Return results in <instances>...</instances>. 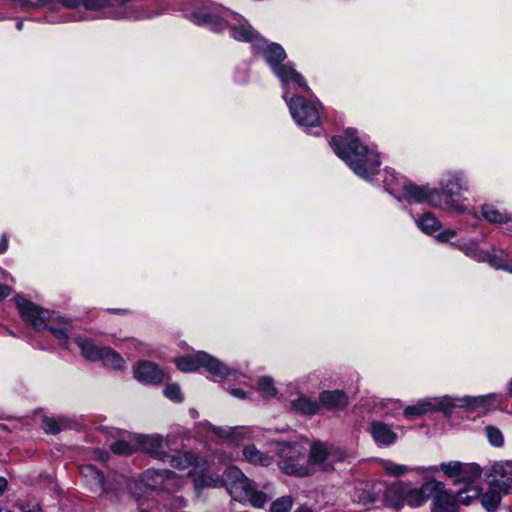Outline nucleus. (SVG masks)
<instances>
[{"label":"nucleus","instance_id":"f257e3e1","mask_svg":"<svg viewBox=\"0 0 512 512\" xmlns=\"http://www.w3.org/2000/svg\"><path fill=\"white\" fill-rule=\"evenodd\" d=\"M330 144L337 156L359 177L367 180L378 173L379 155L360 142L354 129H347L344 135L334 136Z\"/></svg>","mask_w":512,"mask_h":512},{"label":"nucleus","instance_id":"f03ea898","mask_svg":"<svg viewBox=\"0 0 512 512\" xmlns=\"http://www.w3.org/2000/svg\"><path fill=\"white\" fill-rule=\"evenodd\" d=\"M224 476L226 489L235 501L262 508L272 498V494L265 491L268 490L267 485L264 490H259L256 483L236 466H228Z\"/></svg>","mask_w":512,"mask_h":512},{"label":"nucleus","instance_id":"7ed1b4c3","mask_svg":"<svg viewBox=\"0 0 512 512\" xmlns=\"http://www.w3.org/2000/svg\"><path fill=\"white\" fill-rule=\"evenodd\" d=\"M495 394H488L482 396H463V397H450L443 396L433 399H426L418 402L415 405L407 406L404 410V415L407 418L422 416L426 413L439 410L448 413L454 407L471 408L478 407L487 408L495 401Z\"/></svg>","mask_w":512,"mask_h":512},{"label":"nucleus","instance_id":"20e7f679","mask_svg":"<svg viewBox=\"0 0 512 512\" xmlns=\"http://www.w3.org/2000/svg\"><path fill=\"white\" fill-rule=\"evenodd\" d=\"M256 47L261 51L263 57L272 68L274 74L279 78L283 87L288 86L292 81L305 91H310L303 76L298 73L292 65L282 64L286 59V52L281 45L277 43H267L261 38Z\"/></svg>","mask_w":512,"mask_h":512},{"label":"nucleus","instance_id":"39448f33","mask_svg":"<svg viewBox=\"0 0 512 512\" xmlns=\"http://www.w3.org/2000/svg\"><path fill=\"white\" fill-rule=\"evenodd\" d=\"M175 364L183 372H192L204 367L213 377L220 379L226 378L231 373L224 363L203 351L180 357L175 360Z\"/></svg>","mask_w":512,"mask_h":512},{"label":"nucleus","instance_id":"423d86ee","mask_svg":"<svg viewBox=\"0 0 512 512\" xmlns=\"http://www.w3.org/2000/svg\"><path fill=\"white\" fill-rule=\"evenodd\" d=\"M283 98L286 101L293 119L303 127H315L320 122L317 104L309 103L301 96L288 98V86L283 87Z\"/></svg>","mask_w":512,"mask_h":512},{"label":"nucleus","instance_id":"0eeeda50","mask_svg":"<svg viewBox=\"0 0 512 512\" xmlns=\"http://www.w3.org/2000/svg\"><path fill=\"white\" fill-rule=\"evenodd\" d=\"M280 460L278 466L287 475L304 477L309 470L299 461L304 459L305 450L297 444L281 443L278 448Z\"/></svg>","mask_w":512,"mask_h":512},{"label":"nucleus","instance_id":"6e6552de","mask_svg":"<svg viewBox=\"0 0 512 512\" xmlns=\"http://www.w3.org/2000/svg\"><path fill=\"white\" fill-rule=\"evenodd\" d=\"M440 187L442 194L446 197L444 201L446 209L458 214L465 212L466 207L452 199L461 196L467 190L462 176L459 173H447L442 177Z\"/></svg>","mask_w":512,"mask_h":512},{"label":"nucleus","instance_id":"1a4fd4ad","mask_svg":"<svg viewBox=\"0 0 512 512\" xmlns=\"http://www.w3.org/2000/svg\"><path fill=\"white\" fill-rule=\"evenodd\" d=\"M15 301L25 322L31 325L36 331L45 330L46 322L51 314L48 310L41 308L21 296L16 297Z\"/></svg>","mask_w":512,"mask_h":512},{"label":"nucleus","instance_id":"9d476101","mask_svg":"<svg viewBox=\"0 0 512 512\" xmlns=\"http://www.w3.org/2000/svg\"><path fill=\"white\" fill-rule=\"evenodd\" d=\"M142 482L153 490L172 492L180 485L177 475L167 469H148L142 475Z\"/></svg>","mask_w":512,"mask_h":512},{"label":"nucleus","instance_id":"9b49d317","mask_svg":"<svg viewBox=\"0 0 512 512\" xmlns=\"http://www.w3.org/2000/svg\"><path fill=\"white\" fill-rule=\"evenodd\" d=\"M402 190L404 192V198L409 203H421L427 202L434 208H439L442 205V196L440 192L427 186H418L414 184H403Z\"/></svg>","mask_w":512,"mask_h":512},{"label":"nucleus","instance_id":"f8f14e48","mask_svg":"<svg viewBox=\"0 0 512 512\" xmlns=\"http://www.w3.org/2000/svg\"><path fill=\"white\" fill-rule=\"evenodd\" d=\"M491 486L497 487L503 494L512 491V461L496 462L489 472Z\"/></svg>","mask_w":512,"mask_h":512},{"label":"nucleus","instance_id":"ddd939ff","mask_svg":"<svg viewBox=\"0 0 512 512\" xmlns=\"http://www.w3.org/2000/svg\"><path fill=\"white\" fill-rule=\"evenodd\" d=\"M228 13L236 21L229 25L232 37L237 41L252 43L256 47L262 37H260L253 27L240 15L229 11H225L224 15L228 17Z\"/></svg>","mask_w":512,"mask_h":512},{"label":"nucleus","instance_id":"4468645a","mask_svg":"<svg viewBox=\"0 0 512 512\" xmlns=\"http://www.w3.org/2000/svg\"><path fill=\"white\" fill-rule=\"evenodd\" d=\"M441 488L440 481L435 479L426 481L419 488H410L407 486V492L405 495V503H407L410 507H419L424 505L431 496H433V491Z\"/></svg>","mask_w":512,"mask_h":512},{"label":"nucleus","instance_id":"2eb2a0df","mask_svg":"<svg viewBox=\"0 0 512 512\" xmlns=\"http://www.w3.org/2000/svg\"><path fill=\"white\" fill-rule=\"evenodd\" d=\"M407 483L395 482L389 486L383 484L381 501L388 507L400 509L405 504V495L407 492Z\"/></svg>","mask_w":512,"mask_h":512},{"label":"nucleus","instance_id":"dca6fc26","mask_svg":"<svg viewBox=\"0 0 512 512\" xmlns=\"http://www.w3.org/2000/svg\"><path fill=\"white\" fill-rule=\"evenodd\" d=\"M441 488L433 491L431 512H458L457 500L440 482Z\"/></svg>","mask_w":512,"mask_h":512},{"label":"nucleus","instance_id":"f3484780","mask_svg":"<svg viewBox=\"0 0 512 512\" xmlns=\"http://www.w3.org/2000/svg\"><path fill=\"white\" fill-rule=\"evenodd\" d=\"M134 377L148 384H159L164 380V372L154 363L141 361L134 366Z\"/></svg>","mask_w":512,"mask_h":512},{"label":"nucleus","instance_id":"a211bd4d","mask_svg":"<svg viewBox=\"0 0 512 512\" xmlns=\"http://www.w3.org/2000/svg\"><path fill=\"white\" fill-rule=\"evenodd\" d=\"M80 473L83 476L86 485L93 493L102 496L108 492L105 478L102 472L99 471L96 467L93 465H83L80 468Z\"/></svg>","mask_w":512,"mask_h":512},{"label":"nucleus","instance_id":"6ab92c4d","mask_svg":"<svg viewBox=\"0 0 512 512\" xmlns=\"http://www.w3.org/2000/svg\"><path fill=\"white\" fill-rule=\"evenodd\" d=\"M241 459L255 467H269L274 459L270 454L260 450L255 444L244 445L241 452Z\"/></svg>","mask_w":512,"mask_h":512},{"label":"nucleus","instance_id":"aec40b11","mask_svg":"<svg viewBox=\"0 0 512 512\" xmlns=\"http://www.w3.org/2000/svg\"><path fill=\"white\" fill-rule=\"evenodd\" d=\"M139 447L146 453L163 461L167 453L163 451L166 446L164 438L158 434L156 435H139L136 438Z\"/></svg>","mask_w":512,"mask_h":512},{"label":"nucleus","instance_id":"412c9836","mask_svg":"<svg viewBox=\"0 0 512 512\" xmlns=\"http://www.w3.org/2000/svg\"><path fill=\"white\" fill-rule=\"evenodd\" d=\"M370 433L373 440L379 445L390 446L397 440V434L382 421H373L370 424Z\"/></svg>","mask_w":512,"mask_h":512},{"label":"nucleus","instance_id":"4be33fe9","mask_svg":"<svg viewBox=\"0 0 512 512\" xmlns=\"http://www.w3.org/2000/svg\"><path fill=\"white\" fill-rule=\"evenodd\" d=\"M163 462L169 463L173 468H176L180 471L185 470L190 466L194 465L192 470L196 469V472L199 471L203 463L202 459L195 457L194 455L188 452L177 453L175 455L167 454V456L164 457Z\"/></svg>","mask_w":512,"mask_h":512},{"label":"nucleus","instance_id":"5701e85b","mask_svg":"<svg viewBox=\"0 0 512 512\" xmlns=\"http://www.w3.org/2000/svg\"><path fill=\"white\" fill-rule=\"evenodd\" d=\"M205 463H202L201 468L198 472L195 470L189 471V476L192 477L196 489H202L204 487H221L225 485V476L223 479L219 476H208L204 473Z\"/></svg>","mask_w":512,"mask_h":512},{"label":"nucleus","instance_id":"b1692460","mask_svg":"<svg viewBox=\"0 0 512 512\" xmlns=\"http://www.w3.org/2000/svg\"><path fill=\"white\" fill-rule=\"evenodd\" d=\"M319 401L328 410L343 409L348 405L347 395L340 390L321 392Z\"/></svg>","mask_w":512,"mask_h":512},{"label":"nucleus","instance_id":"393cba45","mask_svg":"<svg viewBox=\"0 0 512 512\" xmlns=\"http://www.w3.org/2000/svg\"><path fill=\"white\" fill-rule=\"evenodd\" d=\"M191 17L195 24L208 26L214 31H221L226 25L221 17L206 11H196Z\"/></svg>","mask_w":512,"mask_h":512},{"label":"nucleus","instance_id":"a878e982","mask_svg":"<svg viewBox=\"0 0 512 512\" xmlns=\"http://www.w3.org/2000/svg\"><path fill=\"white\" fill-rule=\"evenodd\" d=\"M333 452H329V449L320 442H314L311 445L309 452V464L312 466L323 467L327 465L328 459H332Z\"/></svg>","mask_w":512,"mask_h":512},{"label":"nucleus","instance_id":"bb28decb","mask_svg":"<svg viewBox=\"0 0 512 512\" xmlns=\"http://www.w3.org/2000/svg\"><path fill=\"white\" fill-rule=\"evenodd\" d=\"M481 472L475 463H462L456 483L469 485L480 478Z\"/></svg>","mask_w":512,"mask_h":512},{"label":"nucleus","instance_id":"cd10ccee","mask_svg":"<svg viewBox=\"0 0 512 512\" xmlns=\"http://www.w3.org/2000/svg\"><path fill=\"white\" fill-rule=\"evenodd\" d=\"M45 329H48L57 339L66 340L68 338L70 324L61 317L54 318L52 314H50Z\"/></svg>","mask_w":512,"mask_h":512},{"label":"nucleus","instance_id":"c85d7f7f","mask_svg":"<svg viewBox=\"0 0 512 512\" xmlns=\"http://www.w3.org/2000/svg\"><path fill=\"white\" fill-rule=\"evenodd\" d=\"M291 407L294 411L309 416L317 414L320 408L317 402L312 401L306 396H300L291 401Z\"/></svg>","mask_w":512,"mask_h":512},{"label":"nucleus","instance_id":"c756f323","mask_svg":"<svg viewBox=\"0 0 512 512\" xmlns=\"http://www.w3.org/2000/svg\"><path fill=\"white\" fill-rule=\"evenodd\" d=\"M482 215L488 222L493 224H505L511 220L509 214L489 204L482 206Z\"/></svg>","mask_w":512,"mask_h":512},{"label":"nucleus","instance_id":"7c9ffc66","mask_svg":"<svg viewBox=\"0 0 512 512\" xmlns=\"http://www.w3.org/2000/svg\"><path fill=\"white\" fill-rule=\"evenodd\" d=\"M76 343L79 346L82 355L89 359L96 361L102 354V347H97L90 339L85 337H78Z\"/></svg>","mask_w":512,"mask_h":512},{"label":"nucleus","instance_id":"2f4dec72","mask_svg":"<svg viewBox=\"0 0 512 512\" xmlns=\"http://www.w3.org/2000/svg\"><path fill=\"white\" fill-rule=\"evenodd\" d=\"M383 483H376L369 489L362 490L358 495V501L362 505H369L381 501Z\"/></svg>","mask_w":512,"mask_h":512},{"label":"nucleus","instance_id":"473e14b6","mask_svg":"<svg viewBox=\"0 0 512 512\" xmlns=\"http://www.w3.org/2000/svg\"><path fill=\"white\" fill-rule=\"evenodd\" d=\"M98 360H101L105 366L120 370L124 367V359L109 347H102V354Z\"/></svg>","mask_w":512,"mask_h":512},{"label":"nucleus","instance_id":"72a5a7b5","mask_svg":"<svg viewBox=\"0 0 512 512\" xmlns=\"http://www.w3.org/2000/svg\"><path fill=\"white\" fill-rule=\"evenodd\" d=\"M502 495L501 490H499L497 487L492 486L482 497L481 503L482 506L488 511L492 512L496 510L498 505L500 504Z\"/></svg>","mask_w":512,"mask_h":512},{"label":"nucleus","instance_id":"f704fd0d","mask_svg":"<svg viewBox=\"0 0 512 512\" xmlns=\"http://www.w3.org/2000/svg\"><path fill=\"white\" fill-rule=\"evenodd\" d=\"M417 226L424 233L432 234L441 228V223L432 213L426 212L417 220Z\"/></svg>","mask_w":512,"mask_h":512},{"label":"nucleus","instance_id":"c9c22d12","mask_svg":"<svg viewBox=\"0 0 512 512\" xmlns=\"http://www.w3.org/2000/svg\"><path fill=\"white\" fill-rule=\"evenodd\" d=\"M213 432L220 438H245L248 437V434L250 433V430L248 428L244 427H226V428H220V427H214Z\"/></svg>","mask_w":512,"mask_h":512},{"label":"nucleus","instance_id":"e433bc0d","mask_svg":"<svg viewBox=\"0 0 512 512\" xmlns=\"http://www.w3.org/2000/svg\"><path fill=\"white\" fill-rule=\"evenodd\" d=\"M380 464L385 473L392 477H400L411 471L406 465L398 464L389 459L381 460Z\"/></svg>","mask_w":512,"mask_h":512},{"label":"nucleus","instance_id":"4c0bfd02","mask_svg":"<svg viewBox=\"0 0 512 512\" xmlns=\"http://www.w3.org/2000/svg\"><path fill=\"white\" fill-rule=\"evenodd\" d=\"M258 388L264 398H272L277 394L274 381L268 376H263L259 379Z\"/></svg>","mask_w":512,"mask_h":512},{"label":"nucleus","instance_id":"58836bf2","mask_svg":"<svg viewBox=\"0 0 512 512\" xmlns=\"http://www.w3.org/2000/svg\"><path fill=\"white\" fill-rule=\"evenodd\" d=\"M64 425L63 419L53 417H44L42 419V428L47 434H58Z\"/></svg>","mask_w":512,"mask_h":512},{"label":"nucleus","instance_id":"ea45409f","mask_svg":"<svg viewBox=\"0 0 512 512\" xmlns=\"http://www.w3.org/2000/svg\"><path fill=\"white\" fill-rule=\"evenodd\" d=\"M461 465L462 462L459 461L443 462L440 464L439 469L444 473L445 476L448 478H453L456 481Z\"/></svg>","mask_w":512,"mask_h":512},{"label":"nucleus","instance_id":"a19ab883","mask_svg":"<svg viewBox=\"0 0 512 512\" xmlns=\"http://www.w3.org/2000/svg\"><path fill=\"white\" fill-rule=\"evenodd\" d=\"M485 433L488 438V441L491 445L495 447H501L504 444V436L503 433L495 426H487L485 428Z\"/></svg>","mask_w":512,"mask_h":512},{"label":"nucleus","instance_id":"79ce46f5","mask_svg":"<svg viewBox=\"0 0 512 512\" xmlns=\"http://www.w3.org/2000/svg\"><path fill=\"white\" fill-rule=\"evenodd\" d=\"M292 505L293 499L290 496H283L271 504L270 512H289Z\"/></svg>","mask_w":512,"mask_h":512},{"label":"nucleus","instance_id":"37998d69","mask_svg":"<svg viewBox=\"0 0 512 512\" xmlns=\"http://www.w3.org/2000/svg\"><path fill=\"white\" fill-rule=\"evenodd\" d=\"M163 393L165 397L168 399L174 401V402H182L183 401V395L181 393V389L178 384L172 383L166 385V387L163 390Z\"/></svg>","mask_w":512,"mask_h":512},{"label":"nucleus","instance_id":"c03bdc74","mask_svg":"<svg viewBox=\"0 0 512 512\" xmlns=\"http://www.w3.org/2000/svg\"><path fill=\"white\" fill-rule=\"evenodd\" d=\"M11 7H25V6H32V7H41L48 3V0H9Z\"/></svg>","mask_w":512,"mask_h":512},{"label":"nucleus","instance_id":"a18cd8bd","mask_svg":"<svg viewBox=\"0 0 512 512\" xmlns=\"http://www.w3.org/2000/svg\"><path fill=\"white\" fill-rule=\"evenodd\" d=\"M111 450L115 454L129 455L133 452V447L125 441H117L111 445Z\"/></svg>","mask_w":512,"mask_h":512},{"label":"nucleus","instance_id":"49530a36","mask_svg":"<svg viewBox=\"0 0 512 512\" xmlns=\"http://www.w3.org/2000/svg\"><path fill=\"white\" fill-rule=\"evenodd\" d=\"M329 452H333V457L332 459H328V463L323 467V470L331 469L333 463L343 461L346 457L345 451L340 448H331Z\"/></svg>","mask_w":512,"mask_h":512},{"label":"nucleus","instance_id":"de8ad7c7","mask_svg":"<svg viewBox=\"0 0 512 512\" xmlns=\"http://www.w3.org/2000/svg\"><path fill=\"white\" fill-rule=\"evenodd\" d=\"M458 495L459 501L468 505L473 499L479 496V490L475 487H471L464 492H460Z\"/></svg>","mask_w":512,"mask_h":512},{"label":"nucleus","instance_id":"09e8293b","mask_svg":"<svg viewBox=\"0 0 512 512\" xmlns=\"http://www.w3.org/2000/svg\"><path fill=\"white\" fill-rule=\"evenodd\" d=\"M456 236V231L455 230H452V229H447L441 233H439L437 236H436V239L439 241V242H447L449 241L450 239L454 238Z\"/></svg>","mask_w":512,"mask_h":512},{"label":"nucleus","instance_id":"8fccbe9b","mask_svg":"<svg viewBox=\"0 0 512 512\" xmlns=\"http://www.w3.org/2000/svg\"><path fill=\"white\" fill-rule=\"evenodd\" d=\"M459 248L467 256L476 257L477 245L475 243L464 244V245L459 246Z\"/></svg>","mask_w":512,"mask_h":512},{"label":"nucleus","instance_id":"3c124183","mask_svg":"<svg viewBox=\"0 0 512 512\" xmlns=\"http://www.w3.org/2000/svg\"><path fill=\"white\" fill-rule=\"evenodd\" d=\"M490 264L497 269H504L512 272V261L508 264H502L497 261L496 257L489 255Z\"/></svg>","mask_w":512,"mask_h":512},{"label":"nucleus","instance_id":"603ef678","mask_svg":"<svg viewBox=\"0 0 512 512\" xmlns=\"http://www.w3.org/2000/svg\"><path fill=\"white\" fill-rule=\"evenodd\" d=\"M12 290L9 286L0 284V301L4 300L11 294Z\"/></svg>","mask_w":512,"mask_h":512},{"label":"nucleus","instance_id":"864d4df0","mask_svg":"<svg viewBox=\"0 0 512 512\" xmlns=\"http://www.w3.org/2000/svg\"><path fill=\"white\" fill-rule=\"evenodd\" d=\"M394 180L396 181V176L394 173L386 171V177L384 179V183L387 187H392L394 184Z\"/></svg>","mask_w":512,"mask_h":512},{"label":"nucleus","instance_id":"5fc2aeb1","mask_svg":"<svg viewBox=\"0 0 512 512\" xmlns=\"http://www.w3.org/2000/svg\"><path fill=\"white\" fill-rule=\"evenodd\" d=\"M230 393L237 398L243 399L245 398L246 394L242 389L239 388H233L231 389Z\"/></svg>","mask_w":512,"mask_h":512},{"label":"nucleus","instance_id":"6e6d98bb","mask_svg":"<svg viewBox=\"0 0 512 512\" xmlns=\"http://www.w3.org/2000/svg\"><path fill=\"white\" fill-rule=\"evenodd\" d=\"M7 247H8V241H7L6 236L3 235L0 240V253H3L4 251H6Z\"/></svg>","mask_w":512,"mask_h":512},{"label":"nucleus","instance_id":"4d7b16f0","mask_svg":"<svg viewBox=\"0 0 512 512\" xmlns=\"http://www.w3.org/2000/svg\"><path fill=\"white\" fill-rule=\"evenodd\" d=\"M7 487V480L3 477H0V494L4 492Z\"/></svg>","mask_w":512,"mask_h":512},{"label":"nucleus","instance_id":"13d9d810","mask_svg":"<svg viewBox=\"0 0 512 512\" xmlns=\"http://www.w3.org/2000/svg\"><path fill=\"white\" fill-rule=\"evenodd\" d=\"M71 20H81L84 19L82 16H76L74 13L70 16Z\"/></svg>","mask_w":512,"mask_h":512},{"label":"nucleus","instance_id":"bf43d9fd","mask_svg":"<svg viewBox=\"0 0 512 512\" xmlns=\"http://www.w3.org/2000/svg\"><path fill=\"white\" fill-rule=\"evenodd\" d=\"M16 28H17L18 30H21V29L23 28V21H21V20L17 21V23H16Z\"/></svg>","mask_w":512,"mask_h":512},{"label":"nucleus","instance_id":"052dcab7","mask_svg":"<svg viewBox=\"0 0 512 512\" xmlns=\"http://www.w3.org/2000/svg\"><path fill=\"white\" fill-rule=\"evenodd\" d=\"M295 512H311V511L307 508H299Z\"/></svg>","mask_w":512,"mask_h":512},{"label":"nucleus","instance_id":"680f3d73","mask_svg":"<svg viewBox=\"0 0 512 512\" xmlns=\"http://www.w3.org/2000/svg\"><path fill=\"white\" fill-rule=\"evenodd\" d=\"M508 390H509V393L512 395V378H511V381L508 384Z\"/></svg>","mask_w":512,"mask_h":512},{"label":"nucleus","instance_id":"e2e57ef3","mask_svg":"<svg viewBox=\"0 0 512 512\" xmlns=\"http://www.w3.org/2000/svg\"><path fill=\"white\" fill-rule=\"evenodd\" d=\"M0 512H13V511L6 509V508H0Z\"/></svg>","mask_w":512,"mask_h":512},{"label":"nucleus","instance_id":"0e129e2a","mask_svg":"<svg viewBox=\"0 0 512 512\" xmlns=\"http://www.w3.org/2000/svg\"><path fill=\"white\" fill-rule=\"evenodd\" d=\"M25 512H41L39 509H31V510H28V511H25Z\"/></svg>","mask_w":512,"mask_h":512},{"label":"nucleus","instance_id":"69168bd1","mask_svg":"<svg viewBox=\"0 0 512 512\" xmlns=\"http://www.w3.org/2000/svg\"><path fill=\"white\" fill-rule=\"evenodd\" d=\"M437 470H438V468H437V467H432V468H431V471H437Z\"/></svg>","mask_w":512,"mask_h":512}]
</instances>
